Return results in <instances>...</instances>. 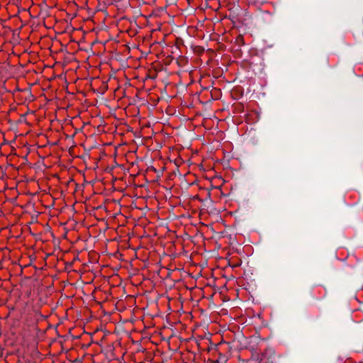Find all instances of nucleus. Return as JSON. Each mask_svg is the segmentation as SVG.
Here are the masks:
<instances>
[{
	"label": "nucleus",
	"instance_id": "20e7f679",
	"mask_svg": "<svg viewBox=\"0 0 363 363\" xmlns=\"http://www.w3.org/2000/svg\"><path fill=\"white\" fill-rule=\"evenodd\" d=\"M216 351L219 354L220 359H225L230 352V345L228 342H220L216 346Z\"/></svg>",
	"mask_w": 363,
	"mask_h": 363
},
{
	"label": "nucleus",
	"instance_id": "f8f14e48",
	"mask_svg": "<svg viewBox=\"0 0 363 363\" xmlns=\"http://www.w3.org/2000/svg\"><path fill=\"white\" fill-rule=\"evenodd\" d=\"M213 181L216 182V185L213 186L214 188L220 189L223 184V180L221 178H216Z\"/></svg>",
	"mask_w": 363,
	"mask_h": 363
},
{
	"label": "nucleus",
	"instance_id": "9b49d317",
	"mask_svg": "<svg viewBox=\"0 0 363 363\" xmlns=\"http://www.w3.org/2000/svg\"><path fill=\"white\" fill-rule=\"evenodd\" d=\"M33 312H34V316L37 320H45L48 318L47 315H43L38 311L34 310Z\"/></svg>",
	"mask_w": 363,
	"mask_h": 363
},
{
	"label": "nucleus",
	"instance_id": "f257e3e1",
	"mask_svg": "<svg viewBox=\"0 0 363 363\" xmlns=\"http://www.w3.org/2000/svg\"><path fill=\"white\" fill-rule=\"evenodd\" d=\"M217 72H216L215 74L213 77L211 75V74L208 72V69H202L201 72H194L196 74V78H198V82L201 84V86L204 89H208L209 87L213 86V78H217L219 74H220L223 69H216Z\"/></svg>",
	"mask_w": 363,
	"mask_h": 363
},
{
	"label": "nucleus",
	"instance_id": "dca6fc26",
	"mask_svg": "<svg viewBox=\"0 0 363 363\" xmlns=\"http://www.w3.org/2000/svg\"><path fill=\"white\" fill-rule=\"evenodd\" d=\"M43 68H53L52 66L50 65H44Z\"/></svg>",
	"mask_w": 363,
	"mask_h": 363
},
{
	"label": "nucleus",
	"instance_id": "39448f33",
	"mask_svg": "<svg viewBox=\"0 0 363 363\" xmlns=\"http://www.w3.org/2000/svg\"><path fill=\"white\" fill-rule=\"evenodd\" d=\"M14 96L16 99L19 100V103L21 104L25 103L28 99L32 96L31 92L28 89H18L14 94Z\"/></svg>",
	"mask_w": 363,
	"mask_h": 363
},
{
	"label": "nucleus",
	"instance_id": "0eeeda50",
	"mask_svg": "<svg viewBox=\"0 0 363 363\" xmlns=\"http://www.w3.org/2000/svg\"><path fill=\"white\" fill-rule=\"evenodd\" d=\"M211 99L212 100H218L220 99L221 96V91L220 89L212 88L210 91Z\"/></svg>",
	"mask_w": 363,
	"mask_h": 363
},
{
	"label": "nucleus",
	"instance_id": "2eb2a0df",
	"mask_svg": "<svg viewBox=\"0 0 363 363\" xmlns=\"http://www.w3.org/2000/svg\"><path fill=\"white\" fill-rule=\"evenodd\" d=\"M91 81H94V84H96L99 81V77H93L91 78Z\"/></svg>",
	"mask_w": 363,
	"mask_h": 363
},
{
	"label": "nucleus",
	"instance_id": "423d86ee",
	"mask_svg": "<svg viewBox=\"0 0 363 363\" xmlns=\"http://www.w3.org/2000/svg\"><path fill=\"white\" fill-rule=\"evenodd\" d=\"M11 78V74L8 72V69H0V84H4Z\"/></svg>",
	"mask_w": 363,
	"mask_h": 363
},
{
	"label": "nucleus",
	"instance_id": "7ed1b4c3",
	"mask_svg": "<svg viewBox=\"0 0 363 363\" xmlns=\"http://www.w3.org/2000/svg\"><path fill=\"white\" fill-rule=\"evenodd\" d=\"M264 357V354L263 353L254 351L248 359L239 358L238 363H261Z\"/></svg>",
	"mask_w": 363,
	"mask_h": 363
},
{
	"label": "nucleus",
	"instance_id": "ddd939ff",
	"mask_svg": "<svg viewBox=\"0 0 363 363\" xmlns=\"http://www.w3.org/2000/svg\"><path fill=\"white\" fill-rule=\"evenodd\" d=\"M236 41L239 45H243L244 44V38L243 37L240 35L237 37Z\"/></svg>",
	"mask_w": 363,
	"mask_h": 363
},
{
	"label": "nucleus",
	"instance_id": "9d476101",
	"mask_svg": "<svg viewBox=\"0 0 363 363\" xmlns=\"http://www.w3.org/2000/svg\"><path fill=\"white\" fill-rule=\"evenodd\" d=\"M234 111L236 113H242L244 111V105L242 103L235 104L233 105Z\"/></svg>",
	"mask_w": 363,
	"mask_h": 363
},
{
	"label": "nucleus",
	"instance_id": "f3484780",
	"mask_svg": "<svg viewBox=\"0 0 363 363\" xmlns=\"http://www.w3.org/2000/svg\"><path fill=\"white\" fill-rule=\"evenodd\" d=\"M248 118H249V115L247 116V120L248 121Z\"/></svg>",
	"mask_w": 363,
	"mask_h": 363
},
{
	"label": "nucleus",
	"instance_id": "6e6552de",
	"mask_svg": "<svg viewBox=\"0 0 363 363\" xmlns=\"http://www.w3.org/2000/svg\"><path fill=\"white\" fill-rule=\"evenodd\" d=\"M202 69H191L188 72V74L190 77L191 82L194 83L198 82V78H196V74L194 72H201Z\"/></svg>",
	"mask_w": 363,
	"mask_h": 363
},
{
	"label": "nucleus",
	"instance_id": "4468645a",
	"mask_svg": "<svg viewBox=\"0 0 363 363\" xmlns=\"http://www.w3.org/2000/svg\"><path fill=\"white\" fill-rule=\"evenodd\" d=\"M102 84H103L104 88L105 89H108L107 81H104V80H103V81H102Z\"/></svg>",
	"mask_w": 363,
	"mask_h": 363
},
{
	"label": "nucleus",
	"instance_id": "f03ea898",
	"mask_svg": "<svg viewBox=\"0 0 363 363\" xmlns=\"http://www.w3.org/2000/svg\"><path fill=\"white\" fill-rule=\"evenodd\" d=\"M144 73L137 74L133 76L134 79L148 83L150 80H154L157 76V69H141Z\"/></svg>",
	"mask_w": 363,
	"mask_h": 363
},
{
	"label": "nucleus",
	"instance_id": "1a4fd4ad",
	"mask_svg": "<svg viewBox=\"0 0 363 363\" xmlns=\"http://www.w3.org/2000/svg\"><path fill=\"white\" fill-rule=\"evenodd\" d=\"M67 72H65V75H63L62 74H53L52 77L48 78V80L52 81V80H55V79H60L61 81H62L64 79L65 81H67V79H66V74H67Z\"/></svg>",
	"mask_w": 363,
	"mask_h": 363
}]
</instances>
